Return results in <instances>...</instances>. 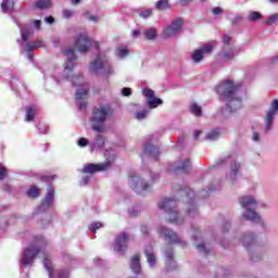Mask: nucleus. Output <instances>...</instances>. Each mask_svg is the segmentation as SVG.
<instances>
[{
  "mask_svg": "<svg viewBox=\"0 0 278 278\" xmlns=\"http://www.w3.org/2000/svg\"><path fill=\"white\" fill-rule=\"evenodd\" d=\"M216 92L223 101H227L226 110L228 112H238L242 108V98H240V85L232 80H224L216 87Z\"/></svg>",
  "mask_w": 278,
  "mask_h": 278,
  "instance_id": "nucleus-1",
  "label": "nucleus"
},
{
  "mask_svg": "<svg viewBox=\"0 0 278 278\" xmlns=\"http://www.w3.org/2000/svg\"><path fill=\"white\" fill-rule=\"evenodd\" d=\"M114 116V109L110 103H99L91 111L90 123L93 131L105 134V123Z\"/></svg>",
  "mask_w": 278,
  "mask_h": 278,
  "instance_id": "nucleus-2",
  "label": "nucleus"
},
{
  "mask_svg": "<svg viewBox=\"0 0 278 278\" xmlns=\"http://www.w3.org/2000/svg\"><path fill=\"white\" fill-rule=\"evenodd\" d=\"M239 203L241 207H243L244 213L242 217L245 220H251V223H258L262 227H266L262 216L255 210L257 208V200L253 198V195H245L239 199Z\"/></svg>",
  "mask_w": 278,
  "mask_h": 278,
  "instance_id": "nucleus-3",
  "label": "nucleus"
},
{
  "mask_svg": "<svg viewBox=\"0 0 278 278\" xmlns=\"http://www.w3.org/2000/svg\"><path fill=\"white\" fill-rule=\"evenodd\" d=\"M47 239L42 236H38L35 238L34 244L28 245L21 257L22 266H31V263L36 260V256L45 247H47Z\"/></svg>",
  "mask_w": 278,
  "mask_h": 278,
  "instance_id": "nucleus-4",
  "label": "nucleus"
},
{
  "mask_svg": "<svg viewBox=\"0 0 278 278\" xmlns=\"http://www.w3.org/2000/svg\"><path fill=\"white\" fill-rule=\"evenodd\" d=\"M150 179L151 181L149 182L138 176H132L129 178V186L137 194H142V192L151 190L153 184L160 179V174L150 172Z\"/></svg>",
  "mask_w": 278,
  "mask_h": 278,
  "instance_id": "nucleus-5",
  "label": "nucleus"
},
{
  "mask_svg": "<svg viewBox=\"0 0 278 278\" xmlns=\"http://www.w3.org/2000/svg\"><path fill=\"white\" fill-rule=\"evenodd\" d=\"M89 71L93 73V75H103L104 77L114 74V70L112 68V64L108 60V56L101 54L90 64Z\"/></svg>",
  "mask_w": 278,
  "mask_h": 278,
  "instance_id": "nucleus-6",
  "label": "nucleus"
},
{
  "mask_svg": "<svg viewBox=\"0 0 278 278\" xmlns=\"http://www.w3.org/2000/svg\"><path fill=\"white\" fill-rule=\"evenodd\" d=\"M104 156L106 157V162L100 164H86L81 169V173H85L86 175H92L94 173L108 170V168L112 166V162H114L116 154L114 153V150H106L104 152Z\"/></svg>",
  "mask_w": 278,
  "mask_h": 278,
  "instance_id": "nucleus-7",
  "label": "nucleus"
},
{
  "mask_svg": "<svg viewBox=\"0 0 278 278\" xmlns=\"http://www.w3.org/2000/svg\"><path fill=\"white\" fill-rule=\"evenodd\" d=\"M159 207L168 214L169 223H177V225H181L184 219L178 217L177 210V201L173 198H165L159 202Z\"/></svg>",
  "mask_w": 278,
  "mask_h": 278,
  "instance_id": "nucleus-8",
  "label": "nucleus"
},
{
  "mask_svg": "<svg viewBox=\"0 0 278 278\" xmlns=\"http://www.w3.org/2000/svg\"><path fill=\"white\" fill-rule=\"evenodd\" d=\"M73 86H80L81 88L76 91V105H78L79 112H84L88 105L84 99L88 97V86L84 85V76H74L72 77Z\"/></svg>",
  "mask_w": 278,
  "mask_h": 278,
  "instance_id": "nucleus-9",
  "label": "nucleus"
},
{
  "mask_svg": "<svg viewBox=\"0 0 278 278\" xmlns=\"http://www.w3.org/2000/svg\"><path fill=\"white\" fill-rule=\"evenodd\" d=\"M242 244L248 250L251 262H262L264 260V254H261L260 249L255 245V235H245Z\"/></svg>",
  "mask_w": 278,
  "mask_h": 278,
  "instance_id": "nucleus-10",
  "label": "nucleus"
},
{
  "mask_svg": "<svg viewBox=\"0 0 278 278\" xmlns=\"http://www.w3.org/2000/svg\"><path fill=\"white\" fill-rule=\"evenodd\" d=\"M278 114V100L271 101L269 109L266 111L264 123H265V134L273 131V125H275V116Z\"/></svg>",
  "mask_w": 278,
  "mask_h": 278,
  "instance_id": "nucleus-11",
  "label": "nucleus"
},
{
  "mask_svg": "<svg viewBox=\"0 0 278 278\" xmlns=\"http://www.w3.org/2000/svg\"><path fill=\"white\" fill-rule=\"evenodd\" d=\"M214 47H216V41L204 43L200 49L195 50L192 53L191 60L195 64H199V62L203 61V55H208V53H212V51H214Z\"/></svg>",
  "mask_w": 278,
  "mask_h": 278,
  "instance_id": "nucleus-12",
  "label": "nucleus"
},
{
  "mask_svg": "<svg viewBox=\"0 0 278 278\" xmlns=\"http://www.w3.org/2000/svg\"><path fill=\"white\" fill-rule=\"evenodd\" d=\"M128 242H129V233L121 232L115 238V241H114V244H113L114 251L116 253H119V255L125 254L127 249L129 248Z\"/></svg>",
  "mask_w": 278,
  "mask_h": 278,
  "instance_id": "nucleus-13",
  "label": "nucleus"
},
{
  "mask_svg": "<svg viewBox=\"0 0 278 278\" xmlns=\"http://www.w3.org/2000/svg\"><path fill=\"white\" fill-rule=\"evenodd\" d=\"M184 27V20L177 18L167 25L163 29V37L165 38H175L177 34H181V28Z\"/></svg>",
  "mask_w": 278,
  "mask_h": 278,
  "instance_id": "nucleus-14",
  "label": "nucleus"
},
{
  "mask_svg": "<svg viewBox=\"0 0 278 278\" xmlns=\"http://www.w3.org/2000/svg\"><path fill=\"white\" fill-rule=\"evenodd\" d=\"M90 47H92V41L86 34H79L75 39V49L79 51V53H88L90 51Z\"/></svg>",
  "mask_w": 278,
  "mask_h": 278,
  "instance_id": "nucleus-15",
  "label": "nucleus"
},
{
  "mask_svg": "<svg viewBox=\"0 0 278 278\" xmlns=\"http://www.w3.org/2000/svg\"><path fill=\"white\" fill-rule=\"evenodd\" d=\"M160 233L165 236V240H168L169 244H180V247H186V241L181 240V238H179L175 231L166 227H161Z\"/></svg>",
  "mask_w": 278,
  "mask_h": 278,
  "instance_id": "nucleus-16",
  "label": "nucleus"
},
{
  "mask_svg": "<svg viewBox=\"0 0 278 278\" xmlns=\"http://www.w3.org/2000/svg\"><path fill=\"white\" fill-rule=\"evenodd\" d=\"M143 97H147V105L149 110H155V108H159V105H162L164 101L160 98H155V91L151 89H143L142 91Z\"/></svg>",
  "mask_w": 278,
  "mask_h": 278,
  "instance_id": "nucleus-17",
  "label": "nucleus"
},
{
  "mask_svg": "<svg viewBox=\"0 0 278 278\" xmlns=\"http://www.w3.org/2000/svg\"><path fill=\"white\" fill-rule=\"evenodd\" d=\"M195 193L192 190L187 192V199H190L187 206V218H197L199 216V208L194 205Z\"/></svg>",
  "mask_w": 278,
  "mask_h": 278,
  "instance_id": "nucleus-18",
  "label": "nucleus"
},
{
  "mask_svg": "<svg viewBox=\"0 0 278 278\" xmlns=\"http://www.w3.org/2000/svg\"><path fill=\"white\" fill-rule=\"evenodd\" d=\"M55 189H53V187H48V192L38 208L39 212H47V210H49L51 205H53Z\"/></svg>",
  "mask_w": 278,
  "mask_h": 278,
  "instance_id": "nucleus-19",
  "label": "nucleus"
},
{
  "mask_svg": "<svg viewBox=\"0 0 278 278\" xmlns=\"http://www.w3.org/2000/svg\"><path fill=\"white\" fill-rule=\"evenodd\" d=\"M63 55H66L67 62L65 63L64 73L67 75L75 68V60H77V56L75 55V50L68 48L63 50Z\"/></svg>",
  "mask_w": 278,
  "mask_h": 278,
  "instance_id": "nucleus-20",
  "label": "nucleus"
},
{
  "mask_svg": "<svg viewBox=\"0 0 278 278\" xmlns=\"http://www.w3.org/2000/svg\"><path fill=\"white\" fill-rule=\"evenodd\" d=\"M192 240L194 242H200V243H195V249L199 251V253H203V255H207V253H210V248L205 247V243L201 238V232L195 230V232L192 236Z\"/></svg>",
  "mask_w": 278,
  "mask_h": 278,
  "instance_id": "nucleus-21",
  "label": "nucleus"
},
{
  "mask_svg": "<svg viewBox=\"0 0 278 278\" xmlns=\"http://www.w3.org/2000/svg\"><path fill=\"white\" fill-rule=\"evenodd\" d=\"M240 168H241V165L239 162L233 161L231 163L230 172L227 176L228 181H230L231 184H236V179L240 177Z\"/></svg>",
  "mask_w": 278,
  "mask_h": 278,
  "instance_id": "nucleus-22",
  "label": "nucleus"
},
{
  "mask_svg": "<svg viewBox=\"0 0 278 278\" xmlns=\"http://www.w3.org/2000/svg\"><path fill=\"white\" fill-rule=\"evenodd\" d=\"M168 170L169 173H179V170H181V173H188V170H190V160L187 159L181 163L170 165Z\"/></svg>",
  "mask_w": 278,
  "mask_h": 278,
  "instance_id": "nucleus-23",
  "label": "nucleus"
},
{
  "mask_svg": "<svg viewBox=\"0 0 278 278\" xmlns=\"http://www.w3.org/2000/svg\"><path fill=\"white\" fill-rule=\"evenodd\" d=\"M144 255L147 257V262H148L150 268H155V264H157V257L155 256L153 247H151V245L146 247Z\"/></svg>",
  "mask_w": 278,
  "mask_h": 278,
  "instance_id": "nucleus-24",
  "label": "nucleus"
},
{
  "mask_svg": "<svg viewBox=\"0 0 278 278\" xmlns=\"http://www.w3.org/2000/svg\"><path fill=\"white\" fill-rule=\"evenodd\" d=\"M152 140L153 138H150L148 143L144 144V153L146 155H150L151 157H154V160H157L160 155V148L152 146L151 144Z\"/></svg>",
  "mask_w": 278,
  "mask_h": 278,
  "instance_id": "nucleus-25",
  "label": "nucleus"
},
{
  "mask_svg": "<svg viewBox=\"0 0 278 278\" xmlns=\"http://www.w3.org/2000/svg\"><path fill=\"white\" fill-rule=\"evenodd\" d=\"M21 37L22 39H17V42L20 45V47H23V42H27V40H29V37L31 36V34H34V29L29 26H24L21 27Z\"/></svg>",
  "mask_w": 278,
  "mask_h": 278,
  "instance_id": "nucleus-26",
  "label": "nucleus"
},
{
  "mask_svg": "<svg viewBox=\"0 0 278 278\" xmlns=\"http://www.w3.org/2000/svg\"><path fill=\"white\" fill-rule=\"evenodd\" d=\"M41 47H45V41L42 40L26 42L25 51H27L29 60H31V51H34V49H40Z\"/></svg>",
  "mask_w": 278,
  "mask_h": 278,
  "instance_id": "nucleus-27",
  "label": "nucleus"
},
{
  "mask_svg": "<svg viewBox=\"0 0 278 278\" xmlns=\"http://www.w3.org/2000/svg\"><path fill=\"white\" fill-rule=\"evenodd\" d=\"M130 270H131L135 275H140V273H142V268L140 267V256H139L138 254H136V255L132 256V258H131Z\"/></svg>",
  "mask_w": 278,
  "mask_h": 278,
  "instance_id": "nucleus-28",
  "label": "nucleus"
},
{
  "mask_svg": "<svg viewBox=\"0 0 278 278\" xmlns=\"http://www.w3.org/2000/svg\"><path fill=\"white\" fill-rule=\"evenodd\" d=\"M105 147V137L103 135L98 134L94 138L93 143L91 144L92 151L97 149H103Z\"/></svg>",
  "mask_w": 278,
  "mask_h": 278,
  "instance_id": "nucleus-29",
  "label": "nucleus"
},
{
  "mask_svg": "<svg viewBox=\"0 0 278 278\" xmlns=\"http://www.w3.org/2000/svg\"><path fill=\"white\" fill-rule=\"evenodd\" d=\"M34 5L37 10H49L53 7V2L51 0H37Z\"/></svg>",
  "mask_w": 278,
  "mask_h": 278,
  "instance_id": "nucleus-30",
  "label": "nucleus"
},
{
  "mask_svg": "<svg viewBox=\"0 0 278 278\" xmlns=\"http://www.w3.org/2000/svg\"><path fill=\"white\" fill-rule=\"evenodd\" d=\"M164 255H165V258H166V266H167V268H170V264H173V268H175V262L173 261L175 252L173 251V249L172 248H167L164 251Z\"/></svg>",
  "mask_w": 278,
  "mask_h": 278,
  "instance_id": "nucleus-31",
  "label": "nucleus"
},
{
  "mask_svg": "<svg viewBox=\"0 0 278 278\" xmlns=\"http://www.w3.org/2000/svg\"><path fill=\"white\" fill-rule=\"evenodd\" d=\"M220 58L222 60H224L225 62H229L230 60H233V58H236V50L230 49L227 51H223L220 52Z\"/></svg>",
  "mask_w": 278,
  "mask_h": 278,
  "instance_id": "nucleus-32",
  "label": "nucleus"
},
{
  "mask_svg": "<svg viewBox=\"0 0 278 278\" xmlns=\"http://www.w3.org/2000/svg\"><path fill=\"white\" fill-rule=\"evenodd\" d=\"M1 10L4 13H10L12 10H14V2L11 0H3L1 3Z\"/></svg>",
  "mask_w": 278,
  "mask_h": 278,
  "instance_id": "nucleus-33",
  "label": "nucleus"
},
{
  "mask_svg": "<svg viewBox=\"0 0 278 278\" xmlns=\"http://www.w3.org/2000/svg\"><path fill=\"white\" fill-rule=\"evenodd\" d=\"M146 40H155L157 38V30L155 28H149L143 31Z\"/></svg>",
  "mask_w": 278,
  "mask_h": 278,
  "instance_id": "nucleus-34",
  "label": "nucleus"
},
{
  "mask_svg": "<svg viewBox=\"0 0 278 278\" xmlns=\"http://www.w3.org/2000/svg\"><path fill=\"white\" fill-rule=\"evenodd\" d=\"M261 18H263V15L257 11H251L247 17L250 23H256V21H261Z\"/></svg>",
  "mask_w": 278,
  "mask_h": 278,
  "instance_id": "nucleus-35",
  "label": "nucleus"
},
{
  "mask_svg": "<svg viewBox=\"0 0 278 278\" xmlns=\"http://www.w3.org/2000/svg\"><path fill=\"white\" fill-rule=\"evenodd\" d=\"M115 55L123 60V58H127L129 55V50L126 47H117L115 50Z\"/></svg>",
  "mask_w": 278,
  "mask_h": 278,
  "instance_id": "nucleus-36",
  "label": "nucleus"
},
{
  "mask_svg": "<svg viewBox=\"0 0 278 278\" xmlns=\"http://www.w3.org/2000/svg\"><path fill=\"white\" fill-rule=\"evenodd\" d=\"M150 113H151V110H149V109H143L142 111H137L135 113V118H137V121H144V118H147V116H149Z\"/></svg>",
  "mask_w": 278,
  "mask_h": 278,
  "instance_id": "nucleus-37",
  "label": "nucleus"
},
{
  "mask_svg": "<svg viewBox=\"0 0 278 278\" xmlns=\"http://www.w3.org/2000/svg\"><path fill=\"white\" fill-rule=\"evenodd\" d=\"M206 140H218L220 138V131L218 129L211 130L210 132L206 134L205 136Z\"/></svg>",
  "mask_w": 278,
  "mask_h": 278,
  "instance_id": "nucleus-38",
  "label": "nucleus"
},
{
  "mask_svg": "<svg viewBox=\"0 0 278 278\" xmlns=\"http://www.w3.org/2000/svg\"><path fill=\"white\" fill-rule=\"evenodd\" d=\"M36 116V110L31 106H26V121L27 123H31Z\"/></svg>",
  "mask_w": 278,
  "mask_h": 278,
  "instance_id": "nucleus-39",
  "label": "nucleus"
},
{
  "mask_svg": "<svg viewBox=\"0 0 278 278\" xmlns=\"http://www.w3.org/2000/svg\"><path fill=\"white\" fill-rule=\"evenodd\" d=\"M190 112H191V114H193V116L202 115L201 106H199V104H197L195 102L190 104Z\"/></svg>",
  "mask_w": 278,
  "mask_h": 278,
  "instance_id": "nucleus-40",
  "label": "nucleus"
},
{
  "mask_svg": "<svg viewBox=\"0 0 278 278\" xmlns=\"http://www.w3.org/2000/svg\"><path fill=\"white\" fill-rule=\"evenodd\" d=\"M156 10H168L170 4H168V0H159L155 4Z\"/></svg>",
  "mask_w": 278,
  "mask_h": 278,
  "instance_id": "nucleus-41",
  "label": "nucleus"
},
{
  "mask_svg": "<svg viewBox=\"0 0 278 278\" xmlns=\"http://www.w3.org/2000/svg\"><path fill=\"white\" fill-rule=\"evenodd\" d=\"M27 194L30 199H37V197H40V189L34 186L27 191Z\"/></svg>",
  "mask_w": 278,
  "mask_h": 278,
  "instance_id": "nucleus-42",
  "label": "nucleus"
},
{
  "mask_svg": "<svg viewBox=\"0 0 278 278\" xmlns=\"http://www.w3.org/2000/svg\"><path fill=\"white\" fill-rule=\"evenodd\" d=\"M43 266H45L46 270H48L49 277L53 278V267L51 266V260L46 257L43 260Z\"/></svg>",
  "mask_w": 278,
  "mask_h": 278,
  "instance_id": "nucleus-43",
  "label": "nucleus"
},
{
  "mask_svg": "<svg viewBox=\"0 0 278 278\" xmlns=\"http://www.w3.org/2000/svg\"><path fill=\"white\" fill-rule=\"evenodd\" d=\"M101 227H103L101 222H94L90 225L89 229L92 231V233H97V229H101Z\"/></svg>",
  "mask_w": 278,
  "mask_h": 278,
  "instance_id": "nucleus-44",
  "label": "nucleus"
},
{
  "mask_svg": "<svg viewBox=\"0 0 278 278\" xmlns=\"http://www.w3.org/2000/svg\"><path fill=\"white\" fill-rule=\"evenodd\" d=\"M151 14H153V11L151 9L139 11V16H141V18H149Z\"/></svg>",
  "mask_w": 278,
  "mask_h": 278,
  "instance_id": "nucleus-45",
  "label": "nucleus"
},
{
  "mask_svg": "<svg viewBox=\"0 0 278 278\" xmlns=\"http://www.w3.org/2000/svg\"><path fill=\"white\" fill-rule=\"evenodd\" d=\"M278 20V14H273L271 16H269L268 20L265 21V25H275V23H277Z\"/></svg>",
  "mask_w": 278,
  "mask_h": 278,
  "instance_id": "nucleus-46",
  "label": "nucleus"
},
{
  "mask_svg": "<svg viewBox=\"0 0 278 278\" xmlns=\"http://www.w3.org/2000/svg\"><path fill=\"white\" fill-rule=\"evenodd\" d=\"M8 177V169L0 164V181Z\"/></svg>",
  "mask_w": 278,
  "mask_h": 278,
  "instance_id": "nucleus-47",
  "label": "nucleus"
},
{
  "mask_svg": "<svg viewBox=\"0 0 278 278\" xmlns=\"http://www.w3.org/2000/svg\"><path fill=\"white\" fill-rule=\"evenodd\" d=\"M244 17H242V15L236 14L233 20L231 21V25H238V23H242Z\"/></svg>",
  "mask_w": 278,
  "mask_h": 278,
  "instance_id": "nucleus-48",
  "label": "nucleus"
},
{
  "mask_svg": "<svg viewBox=\"0 0 278 278\" xmlns=\"http://www.w3.org/2000/svg\"><path fill=\"white\" fill-rule=\"evenodd\" d=\"M62 14L64 18H71L73 14H75V12H73L72 10H63Z\"/></svg>",
  "mask_w": 278,
  "mask_h": 278,
  "instance_id": "nucleus-49",
  "label": "nucleus"
},
{
  "mask_svg": "<svg viewBox=\"0 0 278 278\" xmlns=\"http://www.w3.org/2000/svg\"><path fill=\"white\" fill-rule=\"evenodd\" d=\"M122 94H123V97H131V88L124 87L122 89Z\"/></svg>",
  "mask_w": 278,
  "mask_h": 278,
  "instance_id": "nucleus-50",
  "label": "nucleus"
},
{
  "mask_svg": "<svg viewBox=\"0 0 278 278\" xmlns=\"http://www.w3.org/2000/svg\"><path fill=\"white\" fill-rule=\"evenodd\" d=\"M212 13L214 16H218L219 14H223V8L216 7L212 10Z\"/></svg>",
  "mask_w": 278,
  "mask_h": 278,
  "instance_id": "nucleus-51",
  "label": "nucleus"
},
{
  "mask_svg": "<svg viewBox=\"0 0 278 278\" xmlns=\"http://www.w3.org/2000/svg\"><path fill=\"white\" fill-rule=\"evenodd\" d=\"M78 147H88V139L86 138H80L78 139Z\"/></svg>",
  "mask_w": 278,
  "mask_h": 278,
  "instance_id": "nucleus-52",
  "label": "nucleus"
},
{
  "mask_svg": "<svg viewBox=\"0 0 278 278\" xmlns=\"http://www.w3.org/2000/svg\"><path fill=\"white\" fill-rule=\"evenodd\" d=\"M81 186H88V184H90V176H85L83 179H81Z\"/></svg>",
  "mask_w": 278,
  "mask_h": 278,
  "instance_id": "nucleus-53",
  "label": "nucleus"
},
{
  "mask_svg": "<svg viewBox=\"0 0 278 278\" xmlns=\"http://www.w3.org/2000/svg\"><path fill=\"white\" fill-rule=\"evenodd\" d=\"M58 278H68V271H65V270L59 271Z\"/></svg>",
  "mask_w": 278,
  "mask_h": 278,
  "instance_id": "nucleus-54",
  "label": "nucleus"
},
{
  "mask_svg": "<svg viewBox=\"0 0 278 278\" xmlns=\"http://www.w3.org/2000/svg\"><path fill=\"white\" fill-rule=\"evenodd\" d=\"M223 42L224 45H229L231 42V37H229V35H224Z\"/></svg>",
  "mask_w": 278,
  "mask_h": 278,
  "instance_id": "nucleus-55",
  "label": "nucleus"
},
{
  "mask_svg": "<svg viewBox=\"0 0 278 278\" xmlns=\"http://www.w3.org/2000/svg\"><path fill=\"white\" fill-rule=\"evenodd\" d=\"M252 140H253L254 142H260V132L254 131V132H253V136H252Z\"/></svg>",
  "mask_w": 278,
  "mask_h": 278,
  "instance_id": "nucleus-56",
  "label": "nucleus"
},
{
  "mask_svg": "<svg viewBox=\"0 0 278 278\" xmlns=\"http://www.w3.org/2000/svg\"><path fill=\"white\" fill-rule=\"evenodd\" d=\"M45 23L53 25V23H55V20L53 18V16L45 17Z\"/></svg>",
  "mask_w": 278,
  "mask_h": 278,
  "instance_id": "nucleus-57",
  "label": "nucleus"
},
{
  "mask_svg": "<svg viewBox=\"0 0 278 278\" xmlns=\"http://www.w3.org/2000/svg\"><path fill=\"white\" fill-rule=\"evenodd\" d=\"M141 233L143 236H149V227L147 226H141Z\"/></svg>",
  "mask_w": 278,
  "mask_h": 278,
  "instance_id": "nucleus-58",
  "label": "nucleus"
},
{
  "mask_svg": "<svg viewBox=\"0 0 278 278\" xmlns=\"http://www.w3.org/2000/svg\"><path fill=\"white\" fill-rule=\"evenodd\" d=\"M33 23H34V26L36 27V29H40V27L42 25V22L40 20H36Z\"/></svg>",
  "mask_w": 278,
  "mask_h": 278,
  "instance_id": "nucleus-59",
  "label": "nucleus"
},
{
  "mask_svg": "<svg viewBox=\"0 0 278 278\" xmlns=\"http://www.w3.org/2000/svg\"><path fill=\"white\" fill-rule=\"evenodd\" d=\"M40 134H47L49 131V126H43L42 128H39Z\"/></svg>",
  "mask_w": 278,
  "mask_h": 278,
  "instance_id": "nucleus-60",
  "label": "nucleus"
},
{
  "mask_svg": "<svg viewBox=\"0 0 278 278\" xmlns=\"http://www.w3.org/2000/svg\"><path fill=\"white\" fill-rule=\"evenodd\" d=\"M51 179H53L52 176H42L41 177V181H51Z\"/></svg>",
  "mask_w": 278,
  "mask_h": 278,
  "instance_id": "nucleus-61",
  "label": "nucleus"
},
{
  "mask_svg": "<svg viewBox=\"0 0 278 278\" xmlns=\"http://www.w3.org/2000/svg\"><path fill=\"white\" fill-rule=\"evenodd\" d=\"M131 36H132V38H138V36H140V31H138V30H132V31H131Z\"/></svg>",
  "mask_w": 278,
  "mask_h": 278,
  "instance_id": "nucleus-62",
  "label": "nucleus"
},
{
  "mask_svg": "<svg viewBox=\"0 0 278 278\" xmlns=\"http://www.w3.org/2000/svg\"><path fill=\"white\" fill-rule=\"evenodd\" d=\"M278 62V54L271 58V64H277Z\"/></svg>",
  "mask_w": 278,
  "mask_h": 278,
  "instance_id": "nucleus-63",
  "label": "nucleus"
},
{
  "mask_svg": "<svg viewBox=\"0 0 278 278\" xmlns=\"http://www.w3.org/2000/svg\"><path fill=\"white\" fill-rule=\"evenodd\" d=\"M128 214H129V216L136 217V216H138V211H129Z\"/></svg>",
  "mask_w": 278,
  "mask_h": 278,
  "instance_id": "nucleus-64",
  "label": "nucleus"
}]
</instances>
